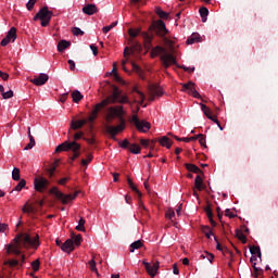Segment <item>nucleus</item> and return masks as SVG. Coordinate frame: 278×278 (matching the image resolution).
Listing matches in <instances>:
<instances>
[{"label":"nucleus","mask_w":278,"mask_h":278,"mask_svg":"<svg viewBox=\"0 0 278 278\" xmlns=\"http://www.w3.org/2000/svg\"><path fill=\"white\" fill-rule=\"evenodd\" d=\"M128 36L130 37V40L141 36L143 39V47L148 51L153 47V40H155V37L159 38L165 47H168V49H173V47H175V41L170 39V30L166 28V23L162 20L153 21L149 26L148 31H142V28H129Z\"/></svg>","instance_id":"f257e3e1"},{"label":"nucleus","mask_w":278,"mask_h":278,"mask_svg":"<svg viewBox=\"0 0 278 278\" xmlns=\"http://www.w3.org/2000/svg\"><path fill=\"white\" fill-rule=\"evenodd\" d=\"M105 112H106L105 114L106 123H112L114 118L119 119V125L117 126H113V125L105 126L106 134H109L112 140H116V136L125 131V118L123 117L125 114V111L123 110V105H118V106L106 108Z\"/></svg>","instance_id":"f03ea898"},{"label":"nucleus","mask_w":278,"mask_h":278,"mask_svg":"<svg viewBox=\"0 0 278 278\" xmlns=\"http://www.w3.org/2000/svg\"><path fill=\"white\" fill-rule=\"evenodd\" d=\"M15 244L7 245V253H13V255H21V249H38L40 247V237L36 235L35 237H30L29 233H20L14 239Z\"/></svg>","instance_id":"7ed1b4c3"},{"label":"nucleus","mask_w":278,"mask_h":278,"mask_svg":"<svg viewBox=\"0 0 278 278\" xmlns=\"http://www.w3.org/2000/svg\"><path fill=\"white\" fill-rule=\"evenodd\" d=\"M111 88L113 90L112 96L102 100L101 103L96 104L90 116L88 117L89 123H94V121H97V116H99V112H101V110H103V108H108V105H110V103H114L116 101V99H118V96H119L118 87L111 85Z\"/></svg>","instance_id":"20e7f679"},{"label":"nucleus","mask_w":278,"mask_h":278,"mask_svg":"<svg viewBox=\"0 0 278 278\" xmlns=\"http://www.w3.org/2000/svg\"><path fill=\"white\" fill-rule=\"evenodd\" d=\"M150 49L151 50V58H157V55H160V53H164L162 56H161V61H162V64L164 66V68H169L170 66L177 64V59L175 58V55L166 52V49L162 48L161 46H156V47H151Z\"/></svg>","instance_id":"39448f33"},{"label":"nucleus","mask_w":278,"mask_h":278,"mask_svg":"<svg viewBox=\"0 0 278 278\" xmlns=\"http://www.w3.org/2000/svg\"><path fill=\"white\" fill-rule=\"evenodd\" d=\"M62 151H72L73 155L70 160L75 162L81 155V144L77 143V141H64L56 147L55 153H62Z\"/></svg>","instance_id":"423d86ee"},{"label":"nucleus","mask_w":278,"mask_h":278,"mask_svg":"<svg viewBox=\"0 0 278 278\" xmlns=\"http://www.w3.org/2000/svg\"><path fill=\"white\" fill-rule=\"evenodd\" d=\"M52 17H53V11H50L49 7H43L34 16V21H41V27H47L49 23H51Z\"/></svg>","instance_id":"0eeeda50"},{"label":"nucleus","mask_w":278,"mask_h":278,"mask_svg":"<svg viewBox=\"0 0 278 278\" xmlns=\"http://www.w3.org/2000/svg\"><path fill=\"white\" fill-rule=\"evenodd\" d=\"M49 192L50 194H53L55 199L61 201L63 205H68V203H71V201H74V199H77V194H79V192H76L74 194H64L62 191L58 190V187H52Z\"/></svg>","instance_id":"6e6552de"},{"label":"nucleus","mask_w":278,"mask_h":278,"mask_svg":"<svg viewBox=\"0 0 278 278\" xmlns=\"http://www.w3.org/2000/svg\"><path fill=\"white\" fill-rule=\"evenodd\" d=\"M130 123H132L136 129H138V131H141L142 134H147V131L151 129V123L147 121H140V118H138V115H132Z\"/></svg>","instance_id":"1a4fd4ad"},{"label":"nucleus","mask_w":278,"mask_h":278,"mask_svg":"<svg viewBox=\"0 0 278 278\" xmlns=\"http://www.w3.org/2000/svg\"><path fill=\"white\" fill-rule=\"evenodd\" d=\"M36 192H45L49 188V180L45 177H38L34 180Z\"/></svg>","instance_id":"9d476101"},{"label":"nucleus","mask_w":278,"mask_h":278,"mask_svg":"<svg viewBox=\"0 0 278 278\" xmlns=\"http://www.w3.org/2000/svg\"><path fill=\"white\" fill-rule=\"evenodd\" d=\"M143 266H144L148 275H150V277H152V278L155 277V275H157V270H160V262H154L151 265L147 261H143Z\"/></svg>","instance_id":"9b49d317"},{"label":"nucleus","mask_w":278,"mask_h":278,"mask_svg":"<svg viewBox=\"0 0 278 278\" xmlns=\"http://www.w3.org/2000/svg\"><path fill=\"white\" fill-rule=\"evenodd\" d=\"M149 94L150 101H155V97H162V94H164V91L162 90V87H160L159 85H150Z\"/></svg>","instance_id":"f8f14e48"},{"label":"nucleus","mask_w":278,"mask_h":278,"mask_svg":"<svg viewBox=\"0 0 278 278\" xmlns=\"http://www.w3.org/2000/svg\"><path fill=\"white\" fill-rule=\"evenodd\" d=\"M49 81V75L41 73L35 78L30 79V83L34 84V86H45Z\"/></svg>","instance_id":"ddd939ff"},{"label":"nucleus","mask_w":278,"mask_h":278,"mask_svg":"<svg viewBox=\"0 0 278 278\" xmlns=\"http://www.w3.org/2000/svg\"><path fill=\"white\" fill-rule=\"evenodd\" d=\"M201 110L204 114V116H206V118H208V121H212L213 123H218V118L216 116L212 115V110H210V108H207V105L201 103Z\"/></svg>","instance_id":"4468645a"},{"label":"nucleus","mask_w":278,"mask_h":278,"mask_svg":"<svg viewBox=\"0 0 278 278\" xmlns=\"http://www.w3.org/2000/svg\"><path fill=\"white\" fill-rule=\"evenodd\" d=\"M61 250L64 251V253H72V251H75V243L73 242V239H67L61 245Z\"/></svg>","instance_id":"2eb2a0df"},{"label":"nucleus","mask_w":278,"mask_h":278,"mask_svg":"<svg viewBox=\"0 0 278 278\" xmlns=\"http://www.w3.org/2000/svg\"><path fill=\"white\" fill-rule=\"evenodd\" d=\"M84 14H87V16H92V14H97L99 12V9L97 8V4H86L83 8Z\"/></svg>","instance_id":"dca6fc26"},{"label":"nucleus","mask_w":278,"mask_h":278,"mask_svg":"<svg viewBox=\"0 0 278 278\" xmlns=\"http://www.w3.org/2000/svg\"><path fill=\"white\" fill-rule=\"evenodd\" d=\"M185 168H187V170H189V173H195L197 175H203V170H201V168H199V166H197L192 163H186Z\"/></svg>","instance_id":"f3484780"},{"label":"nucleus","mask_w":278,"mask_h":278,"mask_svg":"<svg viewBox=\"0 0 278 278\" xmlns=\"http://www.w3.org/2000/svg\"><path fill=\"white\" fill-rule=\"evenodd\" d=\"M86 123H88L86 119L72 121L71 127L74 129V131H77V129H81Z\"/></svg>","instance_id":"a211bd4d"},{"label":"nucleus","mask_w":278,"mask_h":278,"mask_svg":"<svg viewBox=\"0 0 278 278\" xmlns=\"http://www.w3.org/2000/svg\"><path fill=\"white\" fill-rule=\"evenodd\" d=\"M68 47H71V41L61 40L58 43V52L63 53V51H66V49H68Z\"/></svg>","instance_id":"6ab92c4d"},{"label":"nucleus","mask_w":278,"mask_h":278,"mask_svg":"<svg viewBox=\"0 0 278 278\" xmlns=\"http://www.w3.org/2000/svg\"><path fill=\"white\" fill-rule=\"evenodd\" d=\"M161 147H166V149H170V147H173V141H170V139L166 136H163L160 140H159Z\"/></svg>","instance_id":"aec40b11"},{"label":"nucleus","mask_w":278,"mask_h":278,"mask_svg":"<svg viewBox=\"0 0 278 278\" xmlns=\"http://www.w3.org/2000/svg\"><path fill=\"white\" fill-rule=\"evenodd\" d=\"M129 45L131 51H142V45L135 39H129Z\"/></svg>","instance_id":"412c9836"},{"label":"nucleus","mask_w":278,"mask_h":278,"mask_svg":"<svg viewBox=\"0 0 278 278\" xmlns=\"http://www.w3.org/2000/svg\"><path fill=\"white\" fill-rule=\"evenodd\" d=\"M200 16L202 18V23H207V16L210 14V10H207V8L202 7L199 10Z\"/></svg>","instance_id":"4be33fe9"},{"label":"nucleus","mask_w":278,"mask_h":278,"mask_svg":"<svg viewBox=\"0 0 278 278\" xmlns=\"http://www.w3.org/2000/svg\"><path fill=\"white\" fill-rule=\"evenodd\" d=\"M194 186L197 190H205V186L203 185V178H201V175H198L194 180Z\"/></svg>","instance_id":"5701e85b"},{"label":"nucleus","mask_w":278,"mask_h":278,"mask_svg":"<svg viewBox=\"0 0 278 278\" xmlns=\"http://www.w3.org/2000/svg\"><path fill=\"white\" fill-rule=\"evenodd\" d=\"M128 151H130V153H132L134 155H138L140 151H142V149L138 143H130V146L128 147Z\"/></svg>","instance_id":"b1692460"},{"label":"nucleus","mask_w":278,"mask_h":278,"mask_svg":"<svg viewBox=\"0 0 278 278\" xmlns=\"http://www.w3.org/2000/svg\"><path fill=\"white\" fill-rule=\"evenodd\" d=\"M72 99L74 103H79V101H81V99H84V94H81V92L79 90H74L72 92Z\"/></svg>","instance_id":"393cba45"},{"label":"nucleus","mask_w":278,"mask_h":278,"mask_svg":"<svg viewBox=\"0 0 278 278\" xmlns=\"http://www.w3.org/2000/svg\"><path fill=\"white\" fill-rule=\"evenodd\" d=\"M201 231L208 240L210 238H212V236H214V232L212 231V228H210V226H202Z\"/></svg>","instance_id":"a878e982"},{"label":"nucleus","mask_w":278,"mask_h":278,"mask_svg":"<svg viewBox=\"0 0 278 278\" xmlns=\"http://www.w3.org/2000/svg\"><path fill=\"white\" fill-rule=\"evenodd\" d=\"M199 38H201V35H199V33H193V34L187 39V45H194V42H199Z\"/></svg>","instance_id":"bb28decb"},{"label":"nucleus","mask_w":278,"mask_h":278,"mask_svg":"<svg viewBox=\"0 0 278 278\" xmlns=\"http://www.w3.org/2000/svg\"><path fill=\"white\" fill-rule=\"evenodd\" d=\"M127 184L129 188L132 190V192H136V194H138L139 198L142 197V193L140 192V190H138L136 185H134V180H131V178H127Z\"/></svg>","instance_id":"cd10ccee"},{"label":"nucleus","mask_w":278,"mask_h":278,"mask_svg":"<svg viewBox=\"0 0 278 278\" xmlns=\"http://www.w3.org/2000/svg\"><path fill=\"white\" fill-rule=\"evenodd\" d=\"M7 38L14 42L16 40V27H11L10 30L8 31Z\"/></svg>","instance_id":"c85d7f7f"},{"label":"nucleus","mask_w":278,"mask_h":278,"mask_svg":"<svg viewBox=\"0 0 278 278\" xmlns=\"http://www.w3.org/2000/svg\"><path fill=\"white\" fill-rule=\"evenodd\" d=\"M236 238H238V240H240L242 244H247V236H244V232H242V230H236Z\"/></svg>","instance_id":"c756f323"},{"label":"nucleus","mask_w":278,"mask_h":278,"mask_svg":"<svg viewBox=\"0 0 278 278\" xmlns=\"http://www.w3.org/2000/svg\"><path fill=\"white\" fill-rule=\"evenodd\" d=\"M13 181H21V169L18 167H14L12 172Z\"/></svg>","instance_id":"7c9ffc66"},{"label":"nucleus","mask_w":278,"mask_h":278,"mask_svg":"<svg viewBox=\"0 0 278 278\" xmlns=\"http://www.w3.org/2000/svg\"><path fill=\"white\" fill-rule=\"evenodd\" d=\"M142 249V241L137 240L130 244V253H134L135 250Z\"/></svg>","instance_id":"2f4dec72"},{"label":"nucleus","mask_w":278,"mask_h":278,"mask_svg":"<svg viewBox=\"0 0 278 278\" xmlns=\"http://www.w3.org/2000/svg\"><path fill=\"white\" fill-rule=\"evenodd\" d=\"M250 253L251 255H257V257H262V250H260V247H250Z\"/></svg>","instance_id":"473e14b6"},{"label":"nucleus","mask_w":278,"mask_h":278,"mask_svg":"<svg viewBox=\"0 0 278 278\" xmlns=\"http://www.w3.org/2000/svg\"><path fill=\"white\" fill-rule=\"evenodd\" d=\"M86 219H84V217H80V219L78 220V225L76 226V230L77 231H86Z\"/></svg>","instance_id":"72a5a7b5"},{"label":"nucleus","mask_w":278,"mask_h":278,"mask_svg":"<svg viewBox=\"0 0 278 278\" xmlns=\"http://www.w3.org/2000/svg\"><path fill=\"white\" fill-rule=\"evenodd\" d=\"M201 260H208V262L212 264V262H214V254L210 253V252H204L201 254Z\"/></svg>","instance_id":"f704fd0d"},{"label":"nucleus","mask_w":278,"mask_h":278,"mask_svg":"<svg viewBox=\"0 0 278 278\" xmlns=\"http://www.w3.org/2000/svg\"><path fill=\"white\" fill-rule=\"evenodd\" d=\"M25 186H27V181H25V179H21L13 190H15V192H21Z\"/></svg>","instance_id":"c9c22d12"},{"label":"nucleus","mask_w":278,"mask_h":278,"mask_svg":"<svg viewBox=\"0 0 278 278\" xmlns=\"http://www.w3.org/2000/svg\"><path fill=\"white\" fill-rule=\"evenodd\" d=\"M117 91H118V97L117 99L114 101V103H116V101H118V103H129V98H127V96H122L121 97V90H118L117 88Z\"/></svg>","instance_id":"e433bc0d"},{"label":"nucleus","mask_w":278,"mask_h":278,"mask_svg":"<svg viewBox=\"0 0 278 278\" xmlns=\"http://www.w3.org/2000/svg\"><path fill=\"white\" fill-rule=\"evenodd\" d=\"M36 147V139H34V136L29 135V143L24 148L25 151H29V149H34Z\"/></svg>","instance_id":"4c0bfd02"},{"label":"nucleus","mask_w":278,"mask_h":278,"mask_svg":"<svg viewBox=\"0 0 278 278\" xmlns=\"http://www.w3.org/2000/svg\"><path fill=\"white\" fill-rule=\"evenodd\" d=\"M155 13L157 14V16H160V18H168V13L164 12L160 7L155 9Z\"/></svg>","instance_id":"58836bf2"},{"label":"nucleus","mask_w":278,"mask_h":278,"mask_svg":"<svg viewBox=\"0 0 278 278\" xmlns=\"http://www.w3.org/2000/svg\"><path fill=\"white\" fill-rule=\"evenodd\" d=\"M89 268L92 273H96V275H99V269H97V262H94V258L89 261Z\"/></svg>","instance_id":"ea45409f"},{"label":"nucleus","mask_w":278,"mask_h":278,"mask_svg":"<svg viewBox=\"0 0 278 278\" xmlns=\"http://www.w3.org/2000/svg\"><path fill=\"white\" fill-rule=\"evenodd\" d=\"M90 162H92V154L88 153L87 159H83L80 161V164H81V166H88V164H90Z\"/></svg>","instance_id":"a19ab883"},{"label":"nucleus","mask_w":278,"mask_h":278,"mask_svg":"<svg viewBox=\"0 0 278 278\" xmlns=\"http://www.w3.org/2000/svg\"><path fill=\"white\" fill-rule=\"evenodd\" d=\"M132 92H136L139 96L140 104L142 105V103H144V99H146L142 91L138 90V87H134Z\"/></svg>","instance_id":"79ce46f5"},{"label":"nucleus","mask_w":278,"mask_h":278,"mask_svg":"<svg viewBox=\"0 0 278 278\" xmlns=\"http://www.w3.org/2000/svg\"><path fill=\"white\" fill-rule=\"evenodd\" d=\"M253 270L254 273L252 274L253 277H260V273H264V269L256 267L257 263H253Z\"/></svg>","instance_id":"37998d69"},{"label":"nucleus","mask_w":278,"mask_h":278,"mask_svg":"<svg viewBox=\"0 0 278 278\" xmlns=\"http://www.w3.org/2000/svg\"><path fill=\"white\" fill-rule=\"evenodd\" d=\"M204 212L207 218H214V213L212 212V206L210 204L204 208Z\"/></svg>","instance_id":"c03bdc74"},{"label":"nucleus","mask_w":278,"mask_h":278,"mask_svg":"<svg viewBox=\"0 0 278 278\" xmlns=\"http://www.w3.org/2000/svg\"><path fill=\"white\" fill-rule=\"evenodd\" d=\"M165 216L169 220H173V218H175V211L173 208H168L165 213Z\"/></svg>","instance_id":"a18cd8bd"},{"label":"nucleus","mask_w":278,"mask_h":278,"mask_svg":"<svg viewBox=\"0 0 278 278\" xmlns=\"http://www.w3.org/2000/svg\"><path fill=\"white\" fill-rule=\"evenodd\" d=\"M31 268H33V270L36 273V271H38L39 270V268H40V260H35L33 263H31Z\"/></svg>","instance_id":"49530a36"},{"label":"nucleus","mask_w":278,"mask_h":278,"mask_svg":"<svg viewBox=\"0 0 278 278\" xmlns=\"http://www.w3.org/2000/svg\"><path fill=\"white\" fill-rule=\"evenodd\" d=\"M190 94H192V97H194V99H201V93H199V91H197V89L194 88V86L191 88V90L189 91Z\"/></svg>","instance_id":"de8ad7c7"},{"label":"nucleus","mask_w":278,"mask_h":278,"mask_svg":"<svg viewBox=\"0 0 278 278\" xmlns=\"http://www.w3.org/2000/svg\"><path fill=\"white\" fill-rule=\"evenodd\" d=\"M190 94H192V97H194V99H201V93H199V91H197V89L194 88V86L191 88V90L189 91Z\"/></svg>","instance_id":"09e8293b"},{"label":"nucleus","mask_w":278,"mask_h":278,"mask_svg":"<svg viewBox=\"0 0 278 278\" xmlns=\"http://www.w3.org/2000/svg\"><path fill=\"white\" fill-rule=\"evenodd\" d=\"M72 34L75 36H84V30H81L79 27L72 28Z\"/></svg>","instance_id":"8fccbe9b"},{"label":"nucleus","mask_w":278,"mask_h":278,"mask_svg":"<svg viewBox=\"0 0 278 278\" xmlns=\"http://www.w3.org/2000/svg\"><path fill=\"white\" fill-rule=\"evenodd\" d=\"M36 1L37 0H29L27 3H26V8L29 12H31V10H34V7L36 5Z\"/></svg>","instance_id":"3c124183"},{"label":"nucleus","mask_w":278,"mask_h":278,"mask_svg":"<svg viewBox=\"0 0 278 278\" xmlns=\"http://www.w3.org/2000/svg\"><path fill=\"white\" fill-rule=\"evenodd\" d=\"M22 212L24 214H31V212H34V207L29 206V205H24V207L22 208Z\"/></svg>","instance_id":"603ef678"},{"label":"nucleus","mask_w":278,"mask_h":278,"mask_svg":"<svg viewBox=\"0 0 278 278\" xmlns=\"http://www.w3.org/2000/svg\"><path fill=\"white\" fill-rule=\"evenodd\" d=\"M73 239H74V244H76V247H79V244H81V240H83L81 235L74 236Z\"/></svg>","instance_id":"864d4df0"},{"label":"nucleus","mask_w":278,"mask_h":278,"mask_svg":"<svg viewBox=\"0 0 278 278\" xmlns=\"http://www.w3.org/2000/svg\"><path fill=\"white\" fill-rule=\"evenodd\" d=\"M198 140H199L201 147H206V146H205V135L199 134V135H198Z\"/></svg>","instance_id":"5fc2aeb1"},{"label":"nucleus","mask_w":278,"mask_h":278,"mask_svg":"<svg viewBox=\"0 0 278 278\" xmlns=\"http://www.w3.org/2000/svg\"><path fill=\"white\" fill-rule=\"evenodd\" d=\"M194 86V83H192V81H189L188 84H182V90H189V92H190V90H192V87Z\"/></svg>","instance_id":"6e6d98bb"},{"label":"nucleus","mask_w":278,"mask_h":278,"mask_svg":"<svg viewBox=\"0 0 278 278\" xmlns=\"http://www.w3.org/2000/svg\"><path fill=\"white\" fill-rule=\"evenodd\" d=\"M2 97H3V99H12V97H14V91L9 90V91L2 93Z\"/></svg>","instance_id":"4d7b16f0"},{"label":"nucleus","mask_w":278,"mask_h":278,"mask_svg":"<svg viewBox=\"0 0 278 278\" xmlns=\"http://www.w3.org/2000/svg\"><path fill=\"white\" fill-rule=\"evenodd\" d=\"M131 146V143H129V140L124 139L121 143L122 149H129V147Z\"/></svg>","instance_id":"13d9d810"},{"label":"nucleus","mask_w":278,"mask_h":278,"mask_svg":"<svg viewBox=\"0 0 278 278\" xmlns=\"http://www.w3.org/2000/svg\"><path fill=\"white\" fill-rule=\"evenodd\" d=\"M140 144L147 149L149 144H151V141L148 139H140Z\"/></svg>","instance_id":"bf43d9fd"},{"label":"nucleus","mask_w":278,"mask_h":278,"mask_svg":"<svg viewBox=\"0 0 278 278\" xmlns=\"http://www.w3.org/2000/svg\"><path fill=\"white\" fill-rule=\"evenodd\" d=\"M7 264H9V266L15 267V266H18V261L17 260H9L7 262Z\"/></svg>","instance_id":"052dcab7"},{"label":"nucleus","mask_w":278,"mask_h":278,"mask_svg":"<svg viewBox=\"0 0 278 278\" xmlns=\"http://www.w3.org/2000/svg\"><path fill=\"white\" fill-rule=\"evenodd\" d=\"M67 99H68V92L63 93L62 96H60V102L61 103H66Z\"/></svg>","instance_id":"680f3d73"},{"label":"nucleus","mask_w":278,"mask_h":278,"mask_svg":"<svg viewBox=\"0 0 278 278\" xmlns=\"http://www.w3.org/2000/svg\"><path fill=\"white\" fill-rule=\"evenodd\" d=\"M225 216H228V218H236V214L231 213V210L229 208L225 211Z\"/></svg>","instance_id":"e2e57ef3"},{"label":"nucleus","mask_w":278,"mask_h":278,"mask_svg":"<svg viewBox=\"0 0 278 278\" xmlns=\"http://www.w3.org/2000/svg\"><path fill=\"white\" fill-rule=\"evenodd\" d=\"M0 77L3 79V81H8L10 79V75L8 73H3L0 71Z\"/></svg>","instance_id":"0e129e2a"},{"label":"nucleus","mask_w":278,"mask_h":278,"mask_svg":"<svg viewBox=\"0 0 278 278\" xmlns=\"http://www.w3.org/2000/svg\"><path fill=\"white\" fill-rule=\"evenodd\" d=\"M8 231V224H0V233H5Z\"/></svg>","instance_id":"69168bd1"},{"label":"nucleus","mask_w":278,"mask_h":278,"mask_svg":"<svg viewBox=\"0 0 278 278\" xmlns=\"http://www.w3.org/2000/svg\"><path fill=\"white\" fill-rule=\"evenodd\" d=\"M214 240L216 242V249L217 251H223V245L220 244V242H218V238L214 237Z\"/></svg>","instance_id":"338daca9"},{"label":"nucleus","mask_w":278,"mask_h":278,"mask_svg":"<svg viewBox=\"0 0 278 278\" xmlns=\"http://www.w3.org/2000/svg\"><path fill=\"white\" fill-rule=\"evenodd\" d=\"M67 64H70V70L75 71V61L68 60Z\"/></svg>","instance_id":"774afa93"}]
</instances>
